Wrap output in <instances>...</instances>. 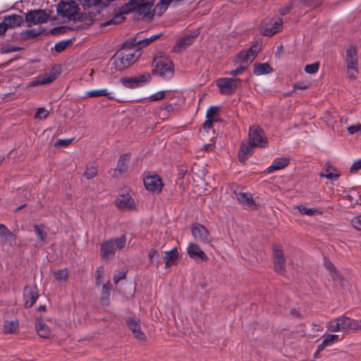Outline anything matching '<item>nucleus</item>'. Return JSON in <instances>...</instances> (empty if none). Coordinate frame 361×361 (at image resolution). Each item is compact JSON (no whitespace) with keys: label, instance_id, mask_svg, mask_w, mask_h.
Wrapping results in <instances>:
<instances>
[{"label":"nucleus","instance_id":"obj_7","mask_svg":"<svg viewBox=\"0 0 361 361\" xmlns=\"http://www.w3.org/2000/svg\"><path fill=\"white\" fill-rule=\"evenodd\" d=\"M249 141L252 146L256 147H266L268 145L263 129L257 126H252L250 128Z\"/></svg>","mask_w":361,"mask_h":361},{"label":"nucleus","instance_id":"obj_54","mask_svg":"<svg viewBox=\"0 0 361 361\" xmlns=\"http://www.w3.org/2000/svg\"><path fill=\"white\" fill-rule=\"evenodd\" d=\"M164 96L165 91H160L149 97V99L152 101H159L164 99Z\"/></svg>","mask_w":361,"mask_h":361},{"label":"nucleus","instance_id":"obj_53","mask_svg":"<svg viewBox=\"0 0 361 361\" xmlns=\"http://www.w3.org/2000/svg\"><path fill=\"white\" fill-rule=\"evenodd\" d=\"M126 277V271L124 270L119 271L114 276V281L116 284H117L120 280L124 279Z\"/></svg>","mask_w":361,"mask_h":361},{"label":"nucleus","instance_id":"obj_14","mask_svg":"<svg viewBox=\"0 0 361 361\" xmlns=\"http://www.w3.org/2000/svg\"><path fill=\"white\" fill-rule=\"evenodd\" d=\"M49 15L45 10L42 9L30 11L25 15V20L30 26L45 23L49 20Z\"/></svg>","mask_w":361,"mask_h":361},{"label":"nucleus","instance_id":"obj_26","mask_svg":"<svg viewBox=\"0 0 361 361\" xmlns=\"http://www.w3.org/2000/svg\"><path fill=\"white\" fill-rule=\"evenodd\" d=\"M162 257L165 259L166 267H169L174 264L178 258V252L177 248L174 247L170 251L163 252Z\"/></svg>","mask_w":361,"mask_h":361},{"label":"nucleus","instance_id":"obj_22","mask_svg":"<svg viewBox=\"0 0 361 361\" xmlns=\"http://www.w3.org/2000/svg\"><path fill=\"white\" fill-rule=\"evenodd\" d=\"M198 35L199 32L195 31L192 34L185 35L184 37L180 38L177 41L174 49L176 51H180L181 49H185L193 43L194 39L197 37Z\"/></svg>","mask_w":361,"mask_h":361},{"label":"nucleus","instance_id":"obj_63","mask_svg":"<svg viewBox=\"0 0 361 361\" xmlns=\"http://www.w3.org/2000/svg\"><path fill=\"white\" fill-rule=\"evenodd\" d=\"M290 11V7L287 6L286 8H282L281 10L280 13L281 15L284 16V15L287 14L288 13H289Z\"/></svg>","mask_w":361,"mask_h":361},{"label":"nucleus","instance_id":"obj_50","mask_svg":"<svg viewBox=\"0 0 361 361\" xmlns=\"http://www.w3.org/2000/svg\"><path fill=\"white\" fill-rule=\"evenodd\" d=\"M351 225L355 229L361 231V215L353 217L351 219Z\"/></svg>","mask_w":361,"mask_h":361},{"label":"nucleus","instance_id":"obj_38","mask_svg":"<svg viewBox=\"0 0 361 361\" xmlns=\"http://www.w3.org/2000/svg\"><path fill=\"white\" fill-rule=\"evenodd\" d=\"M53 275L58 282H66L68 278V270L67 268L56 270L53 271Z\"/></svg>","mask_w":361,"mask_h":361},{"label":"nucleus","instance_id":"obj_6","mask_svg":"<svg viewBox=\"0 0 361 361\" xmlns=\"http://www.w3.org/2000/svg\"><path fill=\"white\" fill-rule=\"evenodd\" d=\"M240 78H221L216 80V85L222 94L230 95L234 93L236 89L241 85Z\"/></svg>","mask_w":361,"mask_h":361},{"label":"nucleus","instance_id":"obj_44","mask_svg":"<svg viewBox=\"0 0 361 361\" xmlns=\"http://www.w3.org/2000/svg\"><path fill=\"white\" fill-rule=\"evenodd\" d=\"M34 230H35V232L36 233L38 238L41 241H44L45 239L47 238V233L45 231H44L43 229L41 228V226L35 225Z\"/></svg>","mask_w":361,"mask_h":361},{"label":"nucleus","instance_id":"obj_55","mask_svg":"<svg viewBox=\"0 0 361 361\" xmlns=\"http://www.w3.org/2000/svg\"><path fill=\"white\" fill-rule=\"evenodd\" d=\"M340 176V174L338 173H321L320 177H325L329 180H336Z\"/></svg>","mask_w":361,"mask_h":361},{"label":"nucleus","instance_id":"obj_57","mask_svg":"<svg viewBox=\"0 0 361 361\" xmlns=\"http://www.w3.org/2000/svg\"><path fill=\"white\" fill-rule=\"evenodd\" d=\"M361 169V159L355 161L350 167V172L355 173Z\"/></svg>","mask_w":361,"mask_h":361},{"label":"nucleus","instance_id":"obj_36","mask_svg":"<svg viewBox=\"0 0 361 361\" xmlns=\"http://www.w3.org/2000/svg\"><path fill=\"white\" fill-rule=\"evenodd\" d=\"M338 340V336L336 334H328L326 336H324V339L322 343L317 346V351L323 350L326 347L331 345Z\"/></svg>","mask_w":361,"mask_h":361},{"label":"nucleus","instance_id":"obj_33","mask_svg":"<svg viewBox=\"0 0 361 361\" xmlns=\"http://www.w3.org/2000/svg\"><path fill=\"white\" fill-rule=\"evenodd\" d=\"M85 96L88 97H98L104 96L106 97L109 100L115 99L113 93L108 91L107 89L94 90L85 92Z\"/></svg>","mask_w":361,"mask_h":361},{"label":"nucleus","instance_id":"obj_43","mask_svg":"<svg viewBox=\"0 0 361 361\" xmlns=\"http://www.w3.org/2000/svg\"><path fill=\"white\" fill-rule=\"evenodd\" d=\"M319 67V62H315L313 63L307 64L305 66V71L310 74H314L316 73Z\"/></svg>","mask_w":361,"mask_h":361},{"label":"nucleus","instance_id":"obj_4","mask_svg":"<svg viewBox=\"0 0 361 361\" xmlns=\"http://www.w3.org/2000/svg\"><path fill=\"white\" fill-rule=\"evenodd\" d=\"M84 8V13H81L78 18V20H88L91 24L94 18L99 15L105 5L102 0H78Z\"/></svg>","mask_w":361,"mask_h":361},{"label":"nucleus","instance_id":"obj_45","mask_svg":"<svg viewBox=\"0 0 361 361\" xmlns=\"http://www.w3.org/2000/svg\"><path fill=\"white\" fill-rule=\"evenodd\" d=\"M149 260L153 262H156L157 264H159L161 263V259L159 258V255L158 252L154 249H151L149 251Z\"/></svg>","mask_w":361,"mask_h":361},{"label":"nucleus","instance_id":"obj_16","mask_svg":"<svg viewBox=\"0 0 361 361\" xmlns=\"http://www.w3.org/2000/svg\"><path fill=\"white\" fill-rule=\"evenodd\" d=\"M116 207L123 211H132L135 209V203L129 194L118 195L116 200Z\"/></svg>","mask_w":361,"mask_h":361},{"label":"nucleus","instance_id":"obj_56","mask_svg":"<svg viewBox=\"0 0 361 361\" xmlns=\"http://www.w3.org/2000/svg\"><path fill=\"white\" fill-rule=\"evenodd\" d=\"M72 139L59 140L56 141L55 146L56 147H66L72 142Z\"/></svg>","mask_w":361,"mask_h":361},{"label":"nucleus","instance_id":"obj_59","mask_svg":"<svg viewBox=\"0 0 361 361\" xmlns=\"http://www.w3.org/2000/svg\"><path fill=\"white\" fill-rule=\"evenodd\" d=\"M216 122L214 120H212V119H209V118H207L206 121L204 122V129L205 130H210L212 126H213V123Z\"/></svg>","mask_w":361,"mask_h":361},{"label":"nucleus","instance_id":"obj_20","mask_svg":"<svg viewBox=\"0 0 361 361\" xmlns=\"http://www.w3.org/2000/svg\"><path fill=\"white\" fill-rule=\"evenodd\" d=\"M154 6V1H148L146 3H142L141 4H136V10L137 13L140 15H143L144 17L147 18L149 20H152L153 18L154 11H152V7Z\"/></svg>","mask_w":361,"mask_h":361},{"label":"nucleus","instance_id":"obj_29","mask_svg":"<svg viewBox=\"0 0 361 361\" xmlns=\"http://www.w3.org/2000/svg\"><path fill=\"white\" fill-rule=\"evenodd\" d=\"M130 160V154L126 153L122 154L118 161L116 168L115 169V173L121 174L127 171L128 168V162Z\"/></svg>","mask_w":361,"mask_h":361},{"label":"nucleus","instance_id":"obj_8","mask_svg":"<svg viewBox=\"0 0 361 361\" xmlns=\"http://www.w3.org/2000/svg\"><path fill=\"white\" fill-rule=\"evenodd\" d=\"M259 51L260 46L257 44H253L247 51H242L239 52L236 59L235 60V63L245 66L247 68L256 58Z\"/></svg>","mask_w":361,"mask_h":361},{"label":"nucleus","instance_id":"obj_41","mask_svg":"<svg viewBox=\"0 0 361 361\" xmlns=\"http://www.w3.org/2000/svg\"><path fill=\"white\" fill-rule=\"evenodd\" d=\"M97 174V169L93 165L87 166L83 176L88 180L94 178Z\"/></svg>","mask_w":361,"mask_h":361},{"label":"nucleus","instance_id":"obj_17","mask_svg":"<svg viewBox=\"0 0 361 361\" xmlns=\"http://www.w3.org/2000/svg\"><path fill=\"white\" fill-rule=\"evenodd\" d=\"M126 322L134 335V337L138 340L144 341L145 336L141 331L140 321L136 317H129L126 319Z\"/></svg>","mask_w":361,"mask_h":361},{"label":"nucleus","instance_id":"obj_15","mask_svg":"<svg viewBox=\"0 0 361 361\" xmlns=\"http://www.w3.org/2000/svg\"><path fill=\"white\" fill-rule=\"evenodd\" d=\"M191 233L193 238L197 241L204 244H209L212 241L209 231L200 224H193L191 227Z\"/></svg>","mask_w":361,"mask_h":361},{"label":"nucleus","instance_id":"obj_31","mask_svg":"<svg viewBox=\"0 0 361 361\" xmlns=\"http://www.w3.org/2000/svg\"><path fill=\"white\" fill-rule=\"evenodd\" d=\"M282 19L278 18L277 19L274 20V22L271 26H267L264 28H263V30H262V34L266 36H272L273 35L279 32V30L282 26Z\"/></svg>","mask_w":361,"mask_h":361},{"label":"nucleus","instance_id":"obj_48","mask_svg":"<svg viewBox=\"0 0 361 361\" xmlns=\"http://www.w3.org/2000/svg\"><path fill=\"white\" fill-rule=\"evenodd\" d=\"M104 275V267H99L95 272V283L96 286H100L102 283L101 279Z\"/></svg>","mask_w":361,"mask_h":361},{"label":"nucleus","instance_id":"obj_58","mask_svg":"<svg viewBox=\"0 0 361 361\" xmlns=\"http://www.w3.org/2000/svg\"><path fill=\"white\" fill-rule=\"evenodd\" d=\"M324 263L325 267L328 270H329L330 271L336 272V268L331 262H330L329 260H328L325 258Z\"/></svg>","mask_w":361,"mask_h":361},{"label":"nucleus","instance_id":"obj_64","mask_svg":"<svg viewBox=\"0 0 361 361\" xmlns=\"http://www.w3.org/2000/svg\"><path fill=\"white\" fill-rule=\"evenodd\" d=\"M27 35L34 37L38 35L39 32H36L35 30H30L27 32Z\"/></svg>","mask_w":361,"mask_h":361},{"label":"nucleus","instance_id":"obj_60","mask_svg":"<svg viewBox=\"0 0 361 361\" xmlns=\"http://www.w3.org/2000/svg\"><path fill=\"white\" fill-rule=\"evenodd\" d=\"M308 85L304 83H295L293 86L295 90H305L308 88Z\"/></svg>","mask_w":361,"mask_h":361},{"label":"nucleus","instance_id":"obj_61","mask_svg":"<svg viewBox=\"0 0 361 361\" xmlns=\"http://www.w3.org/2000/svg\"><path fill=\"white\" fill-rule=\"evenodd\" d=\"M163 109L167 112L172 111L174 109V105L173 104H166L163 106Z\"/></svg>","mask_w":361,"mask_h":361},{"label":"nucleus","instance_id":"obj_30","mask_svg":"<svg viewBox=\"0 0 361 361\" xmlns=\"http://www.w3.org/2000/svg\"><path fill=\"white\" fill-rule=\"evenodd\" d=\"M255 147H256L252 146L250 142L248 143H241L240 151L239 152V160L240 161H245L249 156L253 154L254 148Z\"/></svg>","mask_w":361,"mask_h":361},{"label":"nucleus","instance_id":"obj_34","mask_svg":"<svg viewBox=\"0 0 361 361\" xmlns=\"http://www.w3.org/2000/svg\"><path fill=\"white\" fill-rule=\"evenodd\" d=\"M273 71V68L268 63H257L254 65L253 74L261 75L268 74Z\"/></svg>","mask_w":361,"mask_h":361},{"label":"nucleus","instance_id":"obj_27","mask_svg":"<svg viewBox=\"0 0 361 361\" xmlns=\"http://www.w3.org/2000/svg\"><path fill=\"white\" fill-rule=\"evenodd\" d=\"M289 164V159L285 157L276 158L272 164L267 169L268 173L281 170Z\"/></svg>","mask_w":361,"mask_h":361},{"label":"nucleus","instance_id":"obj_3","mask_svg":"<svg viewBox=\"0 0 361 361\" xmlns=\"http://www.w3.org/2000/svg\"><path fill=\"white\" fill-rule=\"evenodd\" d=\"M126 235L123 234L120 237L104 240L101 244L100 254L102 257L108 260L114 257L117 251H120L126 247Z\"/></svg>","mask_w":361,"mask_h":361},{"label":"nucleus","instance_id":"obj_52","mask_svg":"<svg viewBox=\"0 0 361 361\" xmlns=\"http://www.w3.org/2000/svg\"><path fill=\"white\" fill-rule=\"evenodd\" d=\"M245 69L246 68L245 66H242L241 64H240V66L237 68L231 71L230 72H228V74L234 77L237 75L243 73L245 71Z\"/></svg>","mask_w":361,"mask_h":361},{"label":"nucleus","instance_id":"obj_9","mask_svg":"<svg viewBox=\"0 0 361 361\" xmlns=\"http://www.w3.org/2000/svg\"><path fill=\"white\" fill-rule=\"evenodd\" d=\"M150 80L151 75L145 73L135 77H123L121 79V82L125 87L134 89L149 83Z\"/></svg>","mask_w":361,"mask_h":361},{"label":"nucleus","instance_id":"obj_21","mask_svg":"<svg viewBox=\"0 0 361 361\" xmlns=\"http://www.w3.org/2000/svg\"><path fill=\"white\" fill-rule=\"evenodd\" d=\"M23 21L21 16L12 14L5 16L2 23L4 24L6 29L8 30V28H15L20 26Z\"/></svg>","mask_w":361,"mask_h":361},{"label":"nucleus","instance_id":"obj_13","mask_svg":"<svg viewBox=\"0 0 361 361\" xmlns=\"http://www.w3.org/2000/svg\"><path fill=\"white\" fill-rule=\"evenodd\" d=\"M145 188L154 193H159L163 188L162 180L160 176L156 173H148L143 178Z\"/></svg>","mask_w":361,"mask_h":361},{"label":"nucleus","instance_id":"obj_46","mask_svg":"<svg viewBox=\"0 0 361 361\" xmlns=\"http://www.w3.org/2000/svg\"><path fill=\"white\" fill-rule=\"evenodd\" d=\"M69 44H70L69 40L60 41L55 44V46H54L55 51L59 53L61 52L67 48V47L68 46Z\"/></svg>","mask_w":361,"mask_h":361},{"label":"nucleus","instance_id":"obj_23","mask_svg":"<svg viewBox=\"0 0 361 361\" xmlns=\"http://www.w3.org/2000/svg\"><path fill=\"white\" fill-rule=\"evenodd\" d=\"M161 33L152 35L149 37H145L141 39L140 37H136L133 39L132 44L135 45L136 48L139 50L140 49L144 48L149 45L152 42L157 40L161 36Z\"/></svg>","mask_w":361,"mask_h":361},{"label":"nucleus","instance_id":"obj_28","mask_svg":"<svg viewBox=\"0 0 361 361\" xmlns=\"http://www.w3.org/2000/svg\"><path fill=\"white\" fill-rule=\"evenodd\" d=\"M35 329L38 335L44 338L50 336L51 331L49 326L41 319H37L35 321Z\"/></svg>","mask_w":361,"mask_h":361},{"label":"nucleus","instance_id":"obj_62","mask_svg":"<svg viewBox=\"0 0 361 361\" xmlns=\"http://www.w3.org/2000/svg\"><path fill=\"white\" fill-rule=\"evenodd\" d=\"M6 31L7 30L6 29L4 24H3L2 22L0 23V37L4 35Z\"/></svg>","mask_w":361,"mask_h":361},{"label":"nucleus","instance_id":"obj_1","mask_svg":"<svg viewBox=\"0 0 361 361\" xmlns=\"http://www.w3.org/2000/svg\"><path fill=\"white\" fill-rule=\"evenodd\" d=\"M126 44H124L122 50L118 51L114 57V64L116 70L122 71L135 62L140 57V52L137 49H126Z\"/></svg>","mask_w":361,"mask_h":361},{"label":"nucleus","instance_id":"obj_11","mask_svg":"<svg viewBox=\"0 0 361 361\" xmlns=\"http://www.w3.org/2000/svg\"><path fill=\"white\" fill-rule=\"evenodd\" d=\"M274 269L276 272L283 274L286 271V259L282 246L276 244L273 246Z\"/></svg>","mask_w":361,"mask_h":361},{"label":"nucleus","instance_id":"obj_39","mask_svg":"<svg viewBox=\"0 0 361 361\" xmlns=\"http://www.w3.org/2000/svg\"><path fill=\"white\" fill-rule=\"evenodd\" d=\"M218 111H219L218 106H210L206 112L207 118L217 121L219 120Z\"/></svg>","mask_w":361,"mask_h":361},{"label":"nucleus","instance_id":"obj_24","mask_svg":"<svg viewBox=\"0 0 361 361\" xmlns=\"http://www.w3.org/2000/svg\"><path fill=\"white\" fill-rule=\"evenodd\" d=\"M38 298V293L35 288H25L24 293L25 306L26 308H30L36 302Z\"/></svg>","mask_w":361,"mask_h":361},{"label":"nucleus","instance_id":"obj_49","mask_svg":"<svg viewBox=\"0 0 361 361\" xmlns=\"http://www.w3.org/2000/svg\"><path fill=\"white\" fill-rule=\"evenodd\" d=\"M347 130L350 135H353L355 133L361 134V124L358 123L357 125L350 126L347 128Z\"/></svg>","mask_w":361,"mask_h":361},{"label":"nucleus","instance_id":"obj_32","mask_svg":"<svg viewBox=\"0 0 361 361\" xmlns=\"http://www.w3.org/2000/svg\"><path fill=\"white\" fill-rule=\"evenodd\" d=\"M237 199L243 207L250 208L255 205L252 196L250 193L239 192L237 194Z\"/></svg>","mask_w":361,"mask_h":361},{"label":"nucleus","instance_id":"obj_2","mask_svg":"<svg viewBox=\"0 0 361 361\" xmlns=\"http://www.w3.org/2000/svg\"><path fill=\"white\" fill-rule=\"evenodd\" d=\"M326 327L331 332L357 331L361 329V319H353L345 316H341L329 321Z\"/></svg>","mask_w":361,"mask_h":361},{"label":"nucleus","instance_id":"obj_42","mask_svg":"<svg viewBox=\"0 0 361 361\" xmlns=\"http://www.w3.org/2000/svg\"><path fill=\"white\" fill-rule=\"evenodd\" d=\"M49 111H48L44 107H40L37 109L34 117L36 119H45L49 116Z\"/></svg>","mask_w":361,"mask_h":361},{"label":"nucleus","instance_id":"obj_47","mask_svg":"<svg viewBox=\"0 0 361 361\" xmlns=\"http://www.w3.org/2000/svg\"><path fill=\"white\" fill-rule=\"evenodd\" d=\"M12 236L11 231L4 224H0V237L8 238Z\"/></svg>","mask_w":361,"mask_h":361},{"label":"nucleus","instance_id":"obj_19","mask_svg":"<svg viewBox=\"0 0 361 361\" xmlns=\"http://www.w3.org/2000/svg\"><path fill=\"white\" fill-rule=\"evenodd\" d=\"M187 252L189 257L195 259H200L202 261L207 260V255L201 250L199 245L191 243L188 245Z\"/></svg>","mask_w":361,"mask_h":361},{"label":"nucleus","instance_id":"obj_51","mask_svg":"<svg viewBox=\"0 0 361 361\" xmlns=\"http://www.w3.org/2000/svg\"><path fill=\"white\" fill-rule=\"evenodd\" d=\"M348 68V76L351 80H355L358 74L357 66H352V68Z\"/></svg>","mask_w":361,"mask_h":361},{"label":"nucleus","instance_id":"obj_10","mask_svg":"<svg viewBox=\"0 0 361 361\" xmlns=\"http://www.w3.org/2000/svg\"><path fill=\"white\" fill-rule=\"evenodd\" d=\"M136 4H137L131 1L124 4L118 9V11L111 20L104 22L102 25L104 26H107L109 25H117L121 23L126 18L124 15L130 13L136 8Z\"/></svg>","mask_w":361,"mask_h":361},{"label":"nucleus","instance_id":"obj_37","mask_svg":"<svg viewBox=\"0 0 361 361\" xmlns=\"http://www.w3.org/2000/svg\"><path fill=\"white\" fill-rule=\"evenodd\" d=\"M111 288V285L109 281L103 285L101 296V302L102 305L107 306L109 305Z\"/></svg>","mask_w":361,"mask_h":361},{"label":"nucleus","instance_id":"obj_5","mask_svg":"<svg viewBox=\"0 0 361 361\" xmlns=\"http://www.w3.org/2000/svg\"><path fill=\"white\" fill-rule=\"evenodd\" d=\"M153 73L164 78H171L174 73L173 61L167 56L155 58Z\"/></svg>","mask_w":361,"mask_h":361},{"label":"nucleus","instance_id":"obj_25","mask_svg":"<svg viewBox=\"0 0 361 361\" xmlns=\"http://www.w3.org/2000/svg\"><path fill=\"white\" fill-rule=\"evenodd\" d=\"M347 68L357 66V51L355 47L350 46L346 50Z\"/></svg>","mask_w":361,"mask_h":361},{"label":"nucleus","instance_id":"obj_40","mask_svg":"<svg viewBox=\"0 0 361 361\" xmlns=\"http://www.w3.org/2000/svg\"><path fill=\"white\" fill-rule=\"evenodd\" d=\"M298 209L301 214L307 216H314L321 214V212L315 208H307L303 205L298 206Z\"/></svg>","mask_w":361,"mask_h":361},{"label":"nucleus","instance_id":"obj_35","mask_svg":"<svg viewBox=\"0 0 361 361\" xmlns=\"http://www.w3.org/2000/svg\"><path fill=\"white\" fill-rule=\"evenodd\" d=\"M20 324L18 319L6 320L4 324V332L6 334H15L19 329Z\"/></svg>","mask_w":361,"mask_h":361},{"label":"nucleus","instance_id":"obj_12","mask_svg":"<svg viewBox=\"0 0 361 361\" xmlns=\"http://www.w3.org/2000/svg\"><path fill=\"white\" fill-rule=\"evenodd\" d=\"M79 11L78 6L75 1L68 2L61 1L58 4L56 11L57 13L69 19L73 18Z\"/></svg>","mask_w":361,"mask_h":361},{"label":"nucleus","instance_id":"obj_18","mask_svg":"<svg viewBox=\"0 0 361 361\" xmlns=\"http://www.w3.org/2000/svg\"><path fill=\"white\" fill-rule=\"evenodd\" d=\"M60 73L58 71L52 70L50 73L39 75L37 78L30 82V87H35L40 85L49 84L56 80Z\"/></svg>","mask_w":361,"mask_h":361}]
</instances>
